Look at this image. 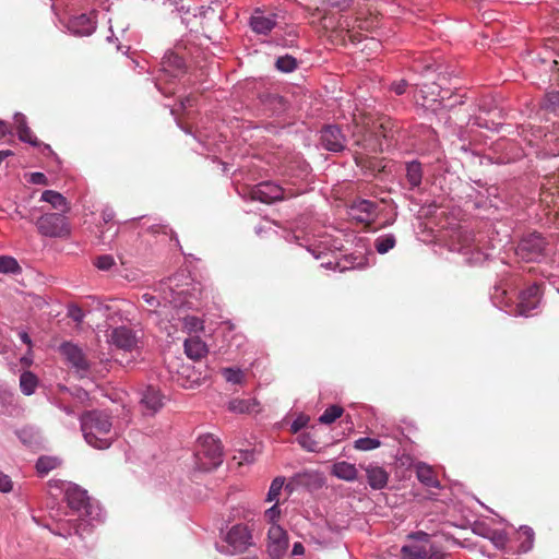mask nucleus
Listing matches in <instances>:
<instances>
[{
  "instance_id": "nucleus-1",
  "label": "nucleus",
  "mask_w": 559,
  "mask_h": 559,
  "mask_svg": "<svg viewBox=\"0 0 559 559\" xmlns=\"http://www.w3.org/2000/svg\"><path fill=\"white\" fill-rule=\"evenodd\" d=\"M189 290L179 284V276L162 281L152 292L142 295L146 311L156 314L162 320L175 319L174 310L182 307H192L188 299Z\"/></svg>"
},
{
  "instance_id": "nucleus-2",
  "label": "nucleus",
  "mask_w": 559,
  "mask_h": 559,
  "mask_svg": "<svg viewBox=\"0 0 559 559\" xmlns=\"http://www.w3.org/2000/svg\"><path fill=\"white\" fill-rule=\"evenodd\" d=\"M81 430L85 441L93 448L107 449L116 438L107 413L90 411L80 417Z\"/></svg>"
},
{
  "instance_id": "nucleus-3",
  "label": "nucleus",
  "mask_w": 559,
  "mask_h": 559,
  "mask_svg": "<svg viewBox=\"0 0 559 559\" xmlns=\"http://www.w3.org/2000/svg\"><path fill=\"white\" fill-rule=\"evenodd\" d=\"M450 251L466 255V262L471 264L481 263L487 255L475 243L473 231L467 226H451L444 235Z\"/></svg>"
},
{
  "instance_id": "nucleus-4",
  "label": "nucleus",
  "mask_w": 559,
  "mask_h": 559,
  "mask_svg": "<svg viewBox=\"0 0 559 559\" xmlns=\"http://www.w3.org/2000/svg\"><path fill=\"white\" fill-rule=\"evenodd\" d=\"M68 506L78 513L82 521L88 524L99 523L104 520V511L96 501H91L87 491L78 485L70 484L66 488Z\"/></svg>"
},
{
  "instance_id": "nucleus-5",
  "label": "nucleus",
  "mask_w": 559,
  "mask_h": 559,
  "mask_svg": "<svg viewBox=\"0 0 559 559\" xmlns=\"http://www.w3.org/2000/svg\"><path fill=\"white\" fill-rule=\"evenodd\" d=\"M408 543L401 548L403 559H445L442 547L430 540V535L424 531L407 535Z\"/></svg>"
},
{
  "instance_id": "nucleus-6",
  "label": "nucleus",
  "mask_w": 559,
  "mask_h": 559,
  "mask_svg": "<svg viewBox=\"0 0 559 559\" xmlns=\"http://www.w3.org/2000/svg\"><path fill=\"white\" fill-rule=\"evenodd\" d=\"M186 73V63L182 56L171 50L167 51L160 62L159 75L156 78L155 86L158 91L168 96L174 93L166 86L167 83L181 78Z\"/></svg>"
},
{
  "instance_id": "nucleus-7",
  "label": "nucleus",
  "mask_w": 559,
  "mask_h": 559,
  "mask_svg": "<svg viewBox=\"0 0 559 559\" xmlns=\"http://www.w3.org/2000/svg\"><path fill=\"white\" fill-rule=\"evenodd\" d=\"M222 447L213 435L199 437L195 448V463L201 471H211L222 463Z\"/></svg>"
},
{
  "instance_id": "nucleus-8",
  "label": "nucleus",
  "mask_w": 559,
  "mask_h": 559,
  "mask_svg": "<svg viewBox=\"0 0 559 559\" xmlns=\"http://www.w3.org/2000/svg\"><path fill=\"white\" fill-rule=\"evenodd\" d=\"M225 545L216 544V550L225 555L245 552L253 545L251 530L245 524H236L229 528L224 537Z\"/></svg>"
},
{
  "instance_id": "nucleus-9",
  "label": "nucleus",
  "mask_w": 559,
  "mask_h": 559,
  "mask_svg": "<svg viewBox=\"0 0 559 559\" xmlns=\"http://www.w3.org/2000/svg\"><path fill=\"white\" fill-rule=\"evenodd\" d=\"M414 94L415 103L426 109L436 111L440 106L453 107L454 103L445 104V97L441 95V87L436 83H416Z\"/></svg>"
},
{
  "instance_id": "nucleus-10",
  "label": "nucleus",
  "mask_w": 559,
  "mask_h": 559,
  "mask_svg": "<svg viewBox=\"0 0 559 559\" xmlns=\"http://www.w3.org/2000/svg\"><path fill=\"white\" fill-rule=\"evenodd\" d=\"M38 233L45 237L63 238L70 235V226L64 213H46L36 222Z\"/></svg>"
},
{
  "instance_id": "nucleus-11",
  "label": "nucleus",
  "mask_w": 559,
  "mask_h": 559,
  "mask_svg": "<svg viewBox=\"0 0 559 559\" xmlns=\"http://www.w3.org/2000/svg\"><path fill=\"white\" fill-rule=\"evenodd\" d=\"M297 194L298 192L293 191L290 188H284L273 181L260 182L250 191V198L262 203H273L294 198Z\"/></svg>"
},
{
  "instance_id": "nucleus-12",
  "label": "nucleus",
  "mask_w": 559,
  "mask_h": 559,
  "mask_svg": "<svg viewBox=\"0 0 559 559\" xmlns=\"http://www.w3.org/2000/svg\"><path fill=\"white\" fill-rule=\"evenodd\" d=\"M545 251L546 241L536 233L523 237L516 247V255L527 262L539 261L545 255Z\"/></svg>"
},
{
  "instance_id": "nucleus-13",
  "label": "nucleus",
  "mask_w": 559,
  "mask_h": 559,
  "mask_svg": "<svg viewBox=\"0 0 559 559\" xmlns=\"http://www.w3.org/2000/svg\"><path fill=\"white\" fill-rule=\"evenodd\" d=\"M542 292L537 284H533L522 290L519 295V301L514 306L513 316L531 317L539 309Z\"/></svg>"
},
{
  "instance_id": "nucleus-14",
  "label": "nucleus",
  "mask_w": 559,
  "mask_h": 559,
  "mask_svg": "<svg viewBox=\"0 0 559 559\" xmlns=\"http://www.w3.org/2000/svg\"><path fill=\"white\" fill-rule=\"evenodd\" d=\"M59 352L67 364L74 369L78 374L84 377L87 373L90 362L83 350L76 344L64 342L60 345Z\"/></svg>"
},
{
  "instance_id": "nucleus-15",
  "label": "nucleus",
  "mask_w": 559,
  "mask_h": 559,
  "mask_svg": "<svg viewBox=\"0 0 559 559\" xmlns=\"http://www.w3.org/2000/svg\"><path fill=\"white\" fill-rule=\"evenodd\" d=\"M289 547L287 532L281 525L269 526L267 530V551L273 559L283 558Z\"/></svg>"
},
{
  "instance_id": "nucleus-16",
  "label": "nucleus",
  "mask_w": 559,
  "mask_h": 559,
  "mask_svg": "<svg viewBox=\"0 0 559 559\" xmlns=\"http://www.w3.org/2000/svg\"><path fill=\"white\" fill-rule=\"evenodd\" d=\"M108 343L126 352L138 347V334L130 328L121 325L111 328L107 333Z\"/></svg>"
},
{
  "instance_id": "nucleus-17",
  "label": "nucleus",
  "mask_w": 559,
  "mask_h": 559,
  "mask_svg": "<svg viewBox=\"0 0 559 559\" xmlns=\"http://www.w3.org/2000/svg\"><path fill=\"white\" fill-rule=\"evenodd\" d=\"M95 16V11L73 16L68 21L67 28L73 35L88 36L96 29Z\"/></svg>"
},
{
  "instance_id": "nucleus-18",
  "label": "nucleus",
  "mask_w": 559,
  "mask_h": 559,
  "mask_svg": "<svg viewBox=\"0 0 559 559\" xmlns=\"http://www.w3.org/2000/svg\"><path fill=\"white\" fill-rule=\"evenodd\" d=\"M323 485V479L320 473L316 471L305 469L302 472L296 473L287 484L286 488L289 490H294L295 488H306L308 490H316L321 488Z\"/></svg>"
},
{
  "instance_id": "nucleus-19",
  "label": "nucleus",
  "mask_w": 559,
  "mask_h": 559,
  "mask_svg": "<svg viewBox=\"0 0 559 559\" xmlns=\"http://www.w3.org/2000/svg\"><path fill=\"white\" fill-rule=\"evenodd\" d=\"M277 24V15L255 9L250 17V26L257 34L267 35Z\"/></svg>"
},
{
  "instance_id": "nucleus-20",
  "label": "nucleus",
  "mask_w": 559,
  "mask_h": 559,
  "mask_svg": "<svg viewBox=\"0 0 559 559\" xmlns=\"http://www.w3.org/2000/svg\"><path fill=\"white\" fill-rule=\"evenodd\" d=\"M321 144L331 152H341L345 147V136L336 126H326L321 131Z\"/></svg>"
},
{
  "instance_id": "nucleus-21",
  "label": "nucleus",
  "mask_w": 559,
  "mask_h": 559,
  "mask_svg": "<svg viewBox=\"0 0 559 559\" xmlns=\"http://www.w3.org/2000/svg\"><path fill=\"white\" fill-rule=\"evenodd\" d=\"M377 213V204L366 199L355 201L349 210L350 216L360 223H369L373 221Z\"/></svg>"
},
{
  "instance_id": "nucleus-22",
  "label": "nucleus",
  "mask_w": 559,
  "mask_h": 559,
  "mask_svg": "<svg viewBox=\"0 0 559 559\" xmlns=\"http://www.w3.org/2000/svg\"><path fill=\"white\" fill-rule=\"evenodd\" d=\"M141 405L145 414L153 415L163 407L164 396L158 389L147 386L142 393Z\"/></svg>"
},
{
  "instance_id": "nucleus-23",
  "label": "nucleus",
  "mask_w": 559,
  "mask_h": 559,
  "mask_svg": "<svg viewBox=\"0 0 559 559\" xmlns=\"http://www.w3.org/2000/svg\"><path fill=\"white\" fill-rule=\"evenodd\" d=\"M367 480L369 486L374 490L383 489L389 480L386 471L378 465H369L366 468Z\"/></svg>"
},
{
  "instance_id": "nucleus-24",
  "label": "nucleus",
  "mask_w": 559,
  "mask_h": 559,
  "mask_svg": "<svg viewBox=\"0 0 559 559\" xmlns=\"http://www.w3.org/2000/svg\"><path fill=\"white\" fill-rule=\"evenodd\" d=\"M14 123L17 131L19 139L22 142L28 143L33 146H38L39 142L27 126L26 117L23 114L16 112L14 115Z\"/></svg>"
},
{
  "instance_id": "nucleus-25",
  "label": "nucleus",
  "mask_w": 559,
  "mask_h": 559,
  "mask_svg": "<svg viewBox=\"0 0 559 559\" xmlns=\"http://www.w3.org/2000/svg\"><path fill=\"white\" fill-rule=\"evenodd\" d=\"M185 353L193 360L201 359L207 353L206 344L199 336H190L183 343Z\"/></svg>"
},
{
  "instance_id": "nucleus-26",
  "label": "nucleus",
  "mask_w": 559,
  "mask_h": 559,
  "mask_svg": "<svg viewBox=\"0 0 559 559\" xmlns=\"http://www.w3.org/2000/svg\"><path fill=\"white\" fill-rule=\"evenodd\" d=\"M40 201L49 203L53 209L62 213L70 210L67 199L55 190H45L40 195Z\"/></svg>"
},
{
  "instance_id": "nucleus-27",
  "label": "nucleus",
  "mask_w": 559,
  "mask_h": 559,
  "mask_svg": "<svg viewBox=\"0 0 559 559\" xmlns=\"http://www.w3.org/2000/svg\"><path fill=\"white\" fill-rule=\"evenodd\" d=\"M416 476L418 480L427 487L439 488L440 483L435 476L432 468L426 463L416 464Z\"/></svg>"
},
{
  "instance_id": "nucleus-28",
  "label": "nucleus",
  "mask_w": 559,
  "mask_h": 559,
  "mask_svg": "<svg viewBox=\"0 0 559 559\" xmlns=\"http://www.w3.org/2000/svg\"><path fill=\"white\" fill-rule=\"evenodd\" d=\"M332 474L340 479L353 481L357 478V468L354 464L342 461L333 465Z\"/></svg>"
},
{
  "instance_id": "nucleus-29",
  "label": "nucleus",
  "mask_w": 559,
  "mask_h": 559,
  "mask_svg": "<svg viewBox=\"0 0 559 559\" xmlns=\"http://www.w3.org/2000/svg\"><path fill=\"white\" fill-rule=\"evenodd\" d=\"M491 300L497 308L506 311L513 316L514 306L511 304V298L508 296V293L504 288L497 286L495 287V292L491 295Z\"/></svg>"
},
{
  "instance_id": "nucleus-30",
  "label": "nucleus",
  "mask_w": 559,
  "mask_h": 559,
  "mask_svg": "<svg viewBox=\"0 0 559 559\" xmlns=\"http://www.w3.org/2000/svg\"><path fill=\"white\" fill-rule=\"evenodd\" d=\"M406 179L412 189L420 186L423 179L420 163L413 160L406 164Z\"/></svg>"
},
{
  "instance_id": "nucleus-31",
  "label": "nucleus",
  "mask_w": 559,
  "mask_h": 559,
  "mask_svg": "<svg viewBox=\"0 0 559 559\" xmlns=\"http://www.w3.org/2000/svg\"><path fill=\"white\" fill-rule=\"evenodd\" d=\"M38 378L31 371H24L20 376V389L23 394L29 396L35 393Z\"/></svg>"
},
{
  "instance_id": "nucleus-32",
  "label": "nucleus",
  "mask_w": 559,
  "mask_h": 559,
  "mask_svg": "<svg viewBox=\"0 0 559 559\" xmlns=\"http://www.w3.org/2000/svg\"><path fill=\"white\" fill-rule=\"evenodd\" d=\"M480 536L489 539L498 549H503L508 543L507 533L500 530L486 528V533H480Z\"/></svg>"
},
{
  "instance_id": "nucleus-33",
  "label": "nucleus",
  "mask_w": 559,
  "mask_h": 559,
  "mask_svg": "<svg viewBox=\"0 0 559 559\" xmlns=\"http://www.w3.org/2000/svg\"><path fill=\"white\" fill-rule=\"evenodd\" d=\"M520 546H519V552L525 554L530 551L533 548L534 545V531L532 527L523 525L520 527Z\"/></svg>"
},
{
  "instance_id": "nucleus-34",
  "label": "nucleus",
  "mask_w": 559,
  "mask_h": 559,
  "mask_svg": "<svg viewBox=\"0 0 559 559\" xmlns=\"http://www.w3.org/2000/svg\"><path fill=\"white\" fill-rule=\"evenodd\" d=\"M396 243L395 236L393 234L381 235L374 240V248L378 253L384 254L394 248Z\"/></svg>"
},
{
  "instance_id": "nucleus-35",
  "label": "nucleus",
  "mask_w": 559,
  "mask_h": 559,
  "mask_svg": "<svg viewBox=\"0 0 559 559\" xmlns=\"http://www.w3.org/2000/svg\"><path fill=\"white\" fill-rule=\"evenodd\" d=\"M22 269L17 260L11 255L0 257V273L1 274H20Z\"/></svg>"
},
{
  "instance_id": "nucleus-36",
  "label": "nucleus",
  "mask_w": 559,
  "mask_h": 559,
  "mask_svg": "<svg viewBox=\"0 0 559 559\" xmlns=\"http://www.w3.org/2000/svg\"><path fill=\"white\" fill-rule=\"evenodd\" d=\"M59 465L60 460L56 456H40L36 462V469L38 474L47 475Z\"/></svg>"
},
{
  "instance_id": "nucleus-37",
  "label": "nucleus",
  "mask_w": 559,
  "mask_h": 559,
  "mask_svg": "<svg viewBox=\"0 0 559 559\" xmlns=\"http://www.w3.org/2000/svg\"><path fill=\"white\" fill-rule=\"evenodd\" d=\"M298 444L308 452H319L320 444L310 432H302L297 438Z\"/></svg>"
},
{
  "instance_id": "nucleus-38",
  "label": "nucleus",
  "mask_w": 559,
  "mask_h": 559,
  "mask_svg": "<svg viewBox=\"0 0 559 559\" xmlns=\"http://www.w3.org/2000/svg\"><path fill=\"white\" fill-rule=\"evenodd\" d=\"M343 414V408L338 405L329 406L319 417L321 424L330 425L340 418Z\"/></svg>"
},
{
  "instance_id": "nucleus-39",
  "label": "nucleus",
  "mask_w": 559,
  "mask_h": 559,
  "mask_svg": "<svg viewBox=\"0 0 559 559\" xmlns=\"http://www.w3.org/2000/svg\"><path fill=\"white\" fill-rule=\"evenodd\" d=\"M275 67L283 73H290L297 68V60L289 55H285L276 59Z\"/></svg>"
},
{
  "instance_id": "nucleus-40",
  "label": "nucleus",
  "mask_w": 559,
  "mask_h": 559,
  "mask_svg": "<svg viewBox=\"0 0 559 559\" xmlns=\"http://www.w3.org/2000/svg\"><path fill=\"white\" fill-rule=\"evenodd\" d=\"M284 484H285L284 477H276L272 480L271 486L267 491V495H266L267 502H273V501L277 502L278 501V497L281 495Z\"/></svg>"
},
{
  "instance_id": "nucleus-41",
  "label": "nucleus",
  "mask_w": 559,
  "mask_h": 559,
  "mask_svg": "<svg viewBox=\"0 0 559 559\" xmlns=\"http://www.w3.org/2000/svg\"><path fill=\"white\" fill-rule=\"evenodd\" d=\"M253 405L254 403L249 400L235 399L228 403V409L233 413L245 414L251 412Z\"/></svg>"
},
{
  "instance_id": "nucleus-42",
  "label": "nucleus",
  "mask_w": 559,
  "mask_h": 559,
  "mask_svg": "<svg viewBox=\"0 0 559 559\" xmlns=\"http://www.w3.org/2000/svg\"><path fill=\"white\" fill-rule=\"evenodd\" d=\"M381 445L379 439L362 437L354 442V448L359 451H371L378 449Z\"/></svg>"
},
{
  "instance_id": "nucleus-43",
  "label": "nucleus",
  "mask_w": 559,
  "mask_h": 559,
  "mask_svg": "<svg viewBox=\"0 0 559 559\" xmlns=\"http://www.w3.org/2000/svg\"><path fill=\"white\" fill-rule=\"evenodd\" d=\"M543 107L550 111H558L559 110V91H552L546 94Z\"/></svg>"
},
{
  "instance_id": "nucleus-44",
  "label": "nucleus",
  "mask_w": 559,
  "mask_h": 559,
  "mask_svg": "<svg viewBox=\"0 0 559 559\" xmlns=\"http://www.w3.org/2000/svg\"><path fill=\"white\" fill-rule=\"evenodd\" d=\"M281 509L277 502H275L272 507L265 510L264 520L270 526L280 525L278 520L281 518Z\"/></svg>"
},
{
  "instance_id": "nucleus-45",
  "label": "nucleus",
  "mask_w": 559,
  "mask_h": 559,
  "mask_svg": "<svg viewBox=\"0 0 559 559\" xmlns=\"http://www.w3.org/2000/svg\"><path fill=\"white\" fill-rule=\"evenodd\" d=\"M222 373L227 382L237 384L243 379V372L238 368H224Z\"/></svg>"
},
{
  "instance_id": "nucleus-46",
  "label": "nucleus",
  "mask_w": 559,
  "mask_h": 559,
  "mask_svg": "<svg viewBox=\"0 0 559 559\" xmlns=\"http://www.w3.org/2000/svg\"><path fill=\"white\" fill-rule=\"evenodd\" d=\"M94 265L102 271H109L115 265V259L110 254H103L96 258Z\"/></svg>"
},
{
  "instance_id": "nucleus-47",
  "label": "nucleus",
  "mask_w": 559,
  "mask_h": 559,
  "mask_svg": "<svg viewBox=\"0 0 559 559\" xmlns=\"http://www.w3.org/2000/svg\"><path fill=\"white\" fill-rule=\"evenodd\" d=\"M309 420H310V418L308 415H305V414L298 415L290 425L292 432L297 433L298 431H300L302 428H305L308 425Z\"/></svg>"
},
{
  "instance_id": "nucleus-48",
  "label": "nucleus",
  "mask_w": 559,
  "mask_h": 559,
  "mask_svg": "<svg viewBox=\"0 0 559 559\" xmlns=\"http://www.w3.org/2000/svg\"><path fill=\"white\" fill-rule=\"evenodd\" d=\"M183 326L190 332L198 331L203 328L202 321L200 319L190 316L183 318Z\"/></svg>"
},
{
  "instance_id": "nucleus-49",
  "label": "nucleus",
  "mask_w": 559,
  "mask_h": 559,
  "mask_svg": "<svg viewBox=\"0 0 559 559\" xmlns=\"http://www.w3.org/2000/svg\"><path fill=\"white\" fill-rule=\"evenodd\" d=\"M68 316L76 323H81L85 317L83 310L76 305H71L69 307Z\"/></svg>"
},
{
  "instance_id": "nucleus-50",
  "label": "nucleus",
  "mask_w": 559,
  "mask_h": 559,
  "mask_svg": "<svg viewBox=\"0 0 559 559\" xmlns=\"http://www.w3.org/2000/svg\"><path fill=\"white\" fill-rule=\"evenodd\" d=\"M322 5L330 8L345 9L348 5L349 0H319Z\"/></svg>"
},
{
  "instance_id": "nucleus-51",
  "label": "nucleus",
  "mask_w": 559,
  "mask_h": 559,
  "mask_svg": "<svg viewBox=\"0 0 559 559\" xmlns=\"http://www.w3.org/2000/svg\"><path fill=\"white\" fill-rule=\"evenodd\" d=\"M12 489V481L10 477L2 472H0V491L9 492Z\"/></svg>"
},
{
  "instance_id": "nucleus-52",
  "label": "nucleus",
  "mask_w": 559,
  "mask_h": 559,
  "mask_svg": "<svg viewBox=\"0 0 559 559\" xmlns=\"http://www.w3.org/2000/svg\"><path fill=\"white\" fill-rule=\"evenodd\" d=\"M407 86V81L401 80L391 84V91H393L396 95H402L406 92Z\"/></svg>"
},
{
  "instance_id": "nucleus-53",
  "label": "nucleus",
  "mask_w": 559,
  "mask_h": 559,
  "mask_svg": "<svg viewBox=\"0 0 559 559\" xmlns=\"http://www.w3.org/2000/svg\"><path fill=\"white\" fill-rule=\"evenodd\" d=\"M33 185H47V177L43 173L29 174V180Z\"/></svg>"
},
{
  "instance_id": "nucleus-54",
  "label": "nucleus",
  "mask_w": 559,
  "mask_h": 559,
  "mask_svg": "<svg viewBox=\"0 0 559 559\" xmlns=\"http://www.w3.org/2000/svg\"><path fill=\"white\" fill-rule=\"evenodd\" d=\"M305 554V546L300 542H296L293 544V548L290 551V556L298 557Z\"/></svg>"
},
{
  "instance_id": "nucleus-55",
  "label": "nucleus",
  "mask_w": 559,
  "mask_h": 559,
  "mask_svg": "<svg viewBox=\"0 0 559 559\" xmlns=\"http://www.w3.org/2000/svg\"><path fill=\"white\" fill-rule=\"evenodd\" d=\"M114 216H115V212L110 207H106L102 212V218L105 223H109L110 221H112Z\"/></svg>"
},
{
  "instance_id": "nucleus-56",
  "label": "nucleus",
  "mask_w": 559,
  "mask_h": 559,
  "mask_svg": "<svg viewBox=\"0 0 559 559\" xmlns=\"http://www.w3.org/2000/svg\"><path fill=\"white\" fill-rule=\"evenodd\" d=\"M19 337L31 349V347H32V340H31L28 333L26 331H23V330L19 331Z\"/></svg>"
},
{
  "instance_id": "nucleus-57",
  "label": "nucleus",
  "mask_w": 559,
  "mask_h": 559,
  "mask_svg": "<svg viewBox=\"0 0 559 559\" xmlns=\"http://www.w3.org/2000/svg\"><path fill=\"white\" fill-rule=\"evenodd\" d=\"M7 134H11V130L9 129L8 123L0 119V138L5 136Z\"/></svg>"
},
{
  "instance_id": "nucleus-58",
  "label": "nucleus",
  "mask_w": 559,
  "mask_h": 559,
  "mask_svg": "<svg viewBox=\"0 0 559 559\" xmlns=\"http://www.w3.org/2000/svg\"><path fill=\"white\" fill-rule=\"evenodd\" d=\"M20 360H21V364L23 366L29 367L32 365V362H33V358L31 356V352L28 350V354L23 356V357H21Z\"/></svg>"
},
{
  "instance_id": "nucleus-59",
  "label": "nucleus",
  "mask_w": 559,
  "mask_h": 559,
  "mask_svg": "<svg viewBox=\"0 0 559 559\" xmlns=\"http://www.w3.org/2000/svg\"><path fill=\"white\" fill-rule=\"evenodd\" d=\"M193 105V99L191 97H186L180 102V106L182 109L191 107Z\"/></svg>"
},
{
  "instance_id": "nucleus-60",
  "label": "nucleus",
  "mask_w": 559,
  "mask_h": 559,
  "mask_svg": "<svg viewBox=\"0 0 559 559\" xmlns=\"http://www.w3.org/2000/svg\"><path fill=\"white\" fill-rule=\"evenodd\" d=\"M177 382L183 386V388H187V389H191L194 386V383L195 381H189V380H186V381H181L180 378L177 379Z\"/></svg>"
},
{
  "instance_id": "nucleus-61",
  "label": "nucleus",
  "mask_w": 559,
  "mask_h": 559,
  "mask_svg": "<svg viewBox=\"0 0 559 559\" xmlns=\"http://www.w3.org/2000/svg\"><path fill=\"white\" fill-rule=\"evenodd\" d=\"M486 528L488 527L485 526L484 524H475L473 531L480 536V533H486Z\"/></svg>"
},
{
  "instance_id": "nucleus-62",
  "label": "nucleus",
  "mask_w": 559,
  "mask_h": 559,
  "mask_svg": "<svg viewBox=\"0 0 559 559\" xmlns=\"http://www.w3.org/2000/svg\"><path fill=\"white\" fill-rule=\"evenodd\" d=\"M10 155H12V152L10 150L0 151V164Z\"/></svg>"
},
{
  "instance_id": "nucleus-63",
  "label": "nucleus",
  "mask_w": 559,
  "mask_h": 559,
  "mask_svg": "<svg viewBox=\"0 0 559 559\" xmlns=\"http://www.w3.org/2000/svg\"><path fill=\"white\" fill-rule=\"evenodd\" d=\"M316 259H320L321 258V254L322 252L321 251H317L316 249H308Z\"/></svg>"
},
{
  "instance_id": "nucleus-64",
  "label": "nucleus",
  "mask_w": 559,
  "mask_h": 559,
  "mask_svg": "<svg viewBox=\"0 0 559 559\" xmlns=\"http://www.w3.org/2000/svg\"><path fill=\"white\" fill-rule=\"evenodd\" d=\"M60 409L63 411L68 415L73 414V411L69 406H60Z\"/></svg>"
}]
</instances>
